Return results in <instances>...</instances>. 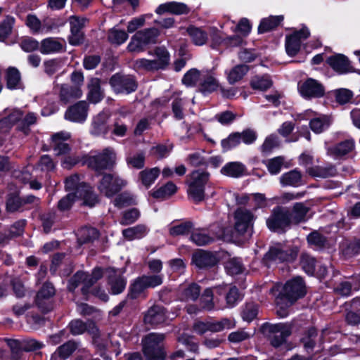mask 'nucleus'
Returning a JSON list of instances; mask_svg holds the SVG:
<instances>
[{"mask_svg": "<svg viewBox=\"0 0 360 360\" xmlns=\"http://www.w3.org/2000/svg\"><path fill=\"white\" fill-rule=\"evenodd\" d=\"M85 19H79L76 16L70 18V32L69 37V43L72 45L77 46L82 44L84 41V34L82 29L84 27Z\"/></svg>", "mask_w": 360, "mask_h": 360, "instance_id": "obj_18", "label": "nucleus"}, {"mask_svg": "<svg viewBox=\"0 0 360 360\" xmlns=\"http://www.w3.org/2000/svg\"><path fill=\"white\" fill-rule=\"evenodd\" d=\"M307 241L311 245L317 248H321L326 243V238L317 231L311 232L307 236Z\"/></svg>", "mask_w": 360, "mask_h": 360, "instance_id": "obj_62", "label": "nucleus"}, {"mask_svg": "<svg viewBox=\"0 0 360 360\" xmlns=\"http://www.w3.org/2000/svg\"><path fill=\"white\" fill-rule=\"evenodd\" d=\"M139 37L146 45L155 43L156 38L159 35V31L156 28H148L136 32Z\"/></svg>", "mask_w": 360, "mask_h": 360, "instance_id": "obj_56", "label": "nucleus"}, {"mask_svg": "<svg viewBox=\"0 0 360 360\" xmlns=\"http://www.w3.org/2000/svg\"><path fill=\"white\" fill-rule=\"evenodd\" d=\"M15 18L7 15L0 23V41H4L12 32Z\"/></svg>", "mask_w": 360, "mask_h": 360, "instance_id": "obj_53", "label": "nucleus"}, {"mask_svg": "<svg viewBox=\"0 0 360 360\" xmlns=\"http://www.w3.org/2000/svg\"><path fill=\"white\" fill-rule=\"evenodd\" d=\"M108 39L112 44L120 45L128 39V34L124 30L112 29L109 31Z\"/></svg>", "mask_w": 360, "mask_h": 360, "instance_id": "obj_57", "label": "nucleus"}, {"mask_svg": "<svg viewBox=\"0 0 360 360\" xmlns=\"http://www.w3.org/2000/svg\"><path fill=\"white\" fill-rule=\"evenodd\" d=\"M65 188L68 191H75L72 193L83 198L84 203L86 205L93 207L98 202V198L93 193L91 188L84 183H79L77 174L70 176L65 179Z\"/></svg>", "mask_w": 360, "mask_h": 360, "instance_id": "obj_4", "label": "nucleus"}, {"mask_svg": "<svg viewBox=\"0 0 360 360\" xmlns=\"http://www.w3.org/2000/svg\"><path fill=\"white\" fill-rule=\"evenodd\" d=\"M265 328L269 333V339L271 345L275 347L283 344L291 334L290 327L285 323L267 324Z\"/></svg>", "mask_w": 360, "mask_h": 360, "instance_id": "obj_13", "label": "nucleus"}, {"mask_svg": "<svg viewBox=\"0 0 360 360\" xmlns=\"http://www.w3.org/2000/svg\"><path fill=\"white\" fill-rule=\"evenodd\" d=\"M188 11L189 9L186 4L175 1L160 4L155 10V12L160 15L167 12L175 15H181L188 13Z\"/></svg>", "mask_w": 360, "mask_h": 360, "instance_id": "obj_29", "label": "nucleus"}, {"mask_svg": "<svg viewBox=\"0 0 360 360\" xmlns=\"http://www.w3.org/2000/svg\"><path fill=\"white\" fill-rule=\"evenodd\" d=\"M6 207L8 212L20 211L23 208L22 198L14 193L8 195L6 202Z\"/></svg>", "mask_w": 360, "mask_h": 360, "instance_id": "obj_52", "label": "nucleus"}, {"mask_svg": "<svg viewBox=\"0 0 360 360\" xmlns=\"http://www.w3.org/2000/svg\"><path fill=\"white\" fill-rule=\"evenodd\" d=\"M160 169L158 167L148 168L139 172V178L146 188L150 187L158 177Z\"/></svg>", "mask_w": 360, "mask_h": 360, "instance_id": "obj_37", "label": "nucleus"}, {"mask_svg": "<svg viewBox=\"0 0 360 360\" xmlns=\"http://www.w3.org/2000/svg\"><path fill=\"white\" fill-rule=\"evenodd\" d=\"M285 162V158L283 156H278L269 159L266 162V166L269 172L272 175L278 174Z\"/></svg>", "mask_w": 360, "mask_h": 360, "instance_id": "obj_55", "label": "nucleus"}, {"mask_svg": "<svg viewBox=\"0 0 360 360\" xmlns=\"http://www.w3.org/2000/svg\"><path fill=\"white\" fill-rule=\"evenodd\" d=\"M249 67L246 65H238L233 68L229 75L228 81L230 84H234L240 80L248 72Z\"/></svg>", "mask_w": 360, "mask_h": 360, "instance_id": "obj_49", "label": "nucleus"}, {"mask_svg": "<svg viewBox=\"0 0 360 360\" xmlns=\"http://www.w3.org/2000/svg\"><path fill=\"white\" fill-rule=\"evenodd\" d=\"M5 116L0 119V146L5 141L6 136L12 127L15 124L18 125L22 117V112L17 109L5 112Z\"/></svg>", "mask_w": 360, "mask_h": 360, "instance_id": "obj_15", "label": "nucleus"}, {"mask_svg": "<svg viewBox=\"0 0 360 360\" xmlns=\"http://www.w3.org/2000/svg\"><path fill=\"white\" fill-rule=\"evenodd\" d=\"M155 56H157V59H155V63H156L157 69H162L165 68L169 60V54L168 51L162 47H158L155 49Z\"/></svg>", "mask_w": 360, "mask_h": 360, "instance_id": "obj_58", "label": "nucleus"}, {"mask_svg": "<svg viewBox=\"0 0 360 360\" xmlns=\"http://www.w3.org/2000/svg\"><path fill=\"white\" fill-rule=\"evenodd\" d=\"M146 154L143 151H139L129 154L127 158V164L134 169H142L145 166Z\"/></svg>", "mask_w": 360, "mask_h": 360, "instance_id": "obj_47", "label": "nucleus"}, {"mask_svg": "<svg viewBox=\"0 0 360 360\" xmlns=\"http://www.w3.org/2000/svg\"><path fill=\"white\" fill-rule=\"evenodd\" d=\"M316 261L314 257L307 253H302L300 265L302 269L309 275H313L316 269Z\"/></svg>", "mask_w": 360, "mask_h": 360, "instance_id": "obj_51", "label": "nucleus"}, {"mask_svg": "<svg viewBox=\"0 0 360 360\" xmlns=\"http://www.w3.org/2000/svg\"><path fill=\"white\" fill-rule=\"evenodd\" d=\"M176 191V186L173 182L169 181L165 185L153 191L151 195L155 198L166 199L174 195Z\"/></svg>", "mask_w": 360, "mask_h": 360, "instance_id": "obj_41", "label": "nucleus"}, {"mask_svg": "<svg viewBox=\"0 0 360 360\" xmlns=\"http://www.w3.org/2000/svg\"><path fill=\"white\" fill-rule=\"evenodd\" d=\"M201 307L204 310L211 311L214 308V302L213 301V289L207 288L204 290L200 297Z\"/></svg>", "mask_w": 360, "mask_h": 360, "instance_id": "obj_59", "label": "nucleus"}, {"mask_svg": "<svg viewBox=\"0 0 360 360\" xmlns=\"http://www.w3.org/2000/svg\"><path fill=\"white\" fill-rule=\"evenodd\" d=\"M77 347V343L75 341H68L60 346L56 352L52 355L51 360H56L59 356L61 359H66L70 356Z\"/></svg>", "mask_w": 360, "mask_h": 360, "instance_id": "obj_40", "label": "nucleus"}, {"mask_svg": "<svg viewBox=\"0 0 360 360\" xmlns=\"http://www.w3.org/2000/svg\"><path fill=\"white\" fill-rule=\"evenodd\" d=\"M234 218L235 232L238 236H244L245 233L250 236L253 220V215L251 212L245 208H238L235 212Z\"/></svg>", "mask_w": 360, "mask_h": 360, "instance_id": "obj_12", "label": "nucleus"}, {"mask_svg": "<svg viewBox=\"0 0 360 360\" xmlns=\"http://www.w3.org/2000/svg\"><path fill=\"white\" fill-rule=\"evenodd\" d=\"M191 240L197 245H205L210 243L213 240V238L209 236L205 230H195L191 236Z\"/></svg>", "mask_w": 360, "mask_h": 360, "instance_id": "obj_54", "label": "nucleus"}, {"mask_svg": "<svg viewBox=\"0 0 360 360\" xmlns=\"http://www.w3.org/2000/svg\"><path fill=\"white\" fill-rule=\"evenodd\" d=\"M103 276L102 269L96 268L91 274L83 271H77L68 282V290L74 291L80 284L83 285L82 292L86 296L90 288Z\"/></svg>", "mask_w": 360, "mask_h": 360, "instance_id": "obj_5", "label": "nucleus"}, {"mask_svg": "<svg viewBox=\"0 0 360 360\" xmlns=\"http://www.w3.org/2000/svg\"><path fill=\"white\" fill-rule=\"evenodd\" d=\"M187 32L193 43L198 46H202L207 41V34L200 28L191 26L188 27Z\"/></svg>", "mask_w": 360, "mask_h": 360, "instance_id": "obj_48", "label": "nucleus"}, {"mask_svg": "<svg viewBox=\"0 0 360 360\" xmlns=\"http://www.w3.org/2000/svg\"><path fill=\"white\" fill-rule=\"evenodd\" d=\"M192 262L199 269H203L214 266L217 259L212 253L199 250L193 255Z\"/></svg>", "mask_w": 360, "mask_h": 360, "instance_id": "obj_24", "label": "nucleus"}, {"mask_svg": "<svg viewBox=\"0 0 360 360\" xmlns=\"http://www.w3.org/2000/svg\"><path fill=\"white\" fill-rule=\"evenodd\" d=\"M110 84L117 94H129L137 89L136 82L130 75L115 74L110 78Z\"/></svg>", "mask_w": 360, "mask_h": 360, "instance_id": "obj_14", "label": "nucleus"}, {"mask_svg": "<svg viewBox=\"0 0 360 360\" xmlns=\"http://www.w3.org/2000/svg\"><path fill=\"white\" fill-rule=\"evenodd\" d=\"M225 269L229 274L237 275L242 273L244 268L239 259L233 258L226 262Z\"/></svg>", "mask_w": 360, "mask_h": 360, "instance_id": "obj_61", "label": "nucleus"}, {"mask_svg": "<svg viewBox=\"0 0 360 360\" xmlns=\"http://www.w3.org/2000/svg\"><path fill=\"white\" fill-rule=\"evenodd\" d=\"M220 85L214 75L210 72L203 74L201 82L199 83V90L203 94H210L216 91Z\"/></svg>", "mask_w": 360, "mask_h": 360, "instance_id": "obj_25", "label": "nucleus"}, {"mask_svg": "<svg viewBox=\"0 0 360 360\" xmlns=\"http://www.w3.org/2000/svg\"><path fill=\"white\" fill-rule=\"evenodd\" d=\"M209 179V174L202 170H195L190 174L188 182V195L195 202H199L205 198V186Z\"/></svg>", "mask_w": 360, "mask_h": 360, "instance_id": "obj_3", "label": "nucleus"}, {"mask_svg": "<svg viewBox=\"0 0 360 360\" xmlns=\"http://www.w3.org/2000/svg\"><path fill=\"white\" fill-rule=\"evenodd\" d=\"M116 162V153L113 148H106L93 155L86 156L84 163L97 172L112 168Z\"/></svg>", "mask_w": 360, "mask_h": 360, "instance_id": "obj_1", "label": "nucleus"}, {"mask_svg": "<svg viewBox=\"0 0 360 360\" xmlns=\"http://www.w3.org/2000/svg\"><path fill=\"white\" fill-rule=\"evenodd\" d=\"M283 20V17L282 15L269 16L264 18L258 27V32L259 33L269 32L276 28Z\"/></svg>", "mask_w": 360, "mask_h": 360, "instance_id": "obj_43", "label": "nucleus"}, {"mask_svg": "<svg viewBox=\"0 0 360 360\" xmlns=\"http://www.w3.org/2000/svg\"><path fill=\"white\" fill-rule=\"evenodd\" d=\"M109 118V115L107 112H102L96 115L93 121L92 134L95 135L105 134L109 128L107 125V121Z\"/></svg>", "mask_w": 360, "mask_h": 360, "instance_id": "obj_35", "label": "nucleus"}, {"mask_svg": "<svg viewBox=\"0 0 360 360\" xmlns=\"http://www.w3.org/2000/svg\"><path fill=\"white\" fill-rule=\"evenodd\" d=\"M70 330L72 334L80 335L88 330L89 333L96 335L98 333V328L92 322L84 323L80 320H74L70 323Z\"/></svg>", "mask_w": 360, "mask_h": 360, "instance_id": "obj_33", "label": "nucleus"}, {"mask_svg": "<svg viewBox=\"0 0 360 360\" xmlns=\"http://www.w3.org/2000/svg\"><path fill=\"white\" fill-rule=\"evenodd\" d=\"M307 172L314 177L328 178L335 176L337 173V169L333 165L328 164L325 166H314L309 167Z\"/></svg>", "mask_w": 360, "mask_h": 360, "instance_id": "obj_30", "label": "nucleus"}, {"mask_svg": "<svg viewBox=\"0 0 360 360\" xmlns=\"http://www.w3.org/2000/svg\"><path fill=\"white\" fill-rule=\"evenodd\" d=\"M55 293L56 290L49 282L45 283L38 291L35 303L41 312L46 313L53 309V297Z\"/></svg>", "mask_w": 360, "mask_h": 360, "instance_id": "obj_11", "label": "nucleus"}, {"mask_svg": "<svg viewBox=\"0 0 360 360\" xmlns=\"http://www.w3.org/2000/svg\"><path fill=\"white\" fill-rule=\"evenodd\" d=\"M280 183L283 186H299L303 184L302 175L301 172L296 169L291 170L281 176Z\"/></svg>", "mask_w": 360, "mask_h": 360, "instance_id": "obj_32", "label": "nucleus"}, {"mask_svg": "<svg viewBox=\"0 0 360 360\" xmlns=\"http://www.w3.org/2000/svg\"><path fill=\"white\" fill-rule=\"evenodd\" d=\"M147 233V228L143 224L130 227L122 231L123 236L128 240L143 237Z\"/></svg>", "mask_w": 360, "mask_h": 360, "instance_id": "obj_42", "label": "nucleus"}, {"mask_svg": "<svg viewBox=\"0 0 360 360\" xmlns=\"http://www.w3.org/2000/svg\"><path fill=\"white\" fill-rule=\"evenodd\" d=\"M162 281L163 276L160 274L139 277L131 284L128 296L131 299H136L147 288H155L160 285Z\"/></svg>", "mask_w": 360, "mask_h": 360, "instance_id": "obj_8", "label": "nucleus"}, {"mask_svg": "<svg viewBox=\"0 0 360 360\" xmlns=\"http://www.w3.org/2000/svg\"><path fill=\"white\" fill-rule=\"evenodd\" d=\"M310 35L309 30L306 27L295 32L290 36L287 37L285 41V49L287 53L290 56H295L300 49L302 40L307 39Z\"/></svg>", "mask_w": 360, "mask_h": 360, "instance_id": "obj_16", "label": "nucleus"}, {"mask_svg": "<svg viewBox=\"0 0 360 360\" xmlns=\"http://www.w3.org/2000/svg\"><path fill=\"white\" fill-rule=\"evenodd\" d=\"M37 116L34 112H27L26 115L22 114L20 122L18 125V129L22 131L25 134L30 132V127L37 122Z\"/></svg>", "mask_w": 360, "mask_h": 360, "instance_id": "obj_50", "label": "nucleus"}, {"mask_svg": "<svg viewBox=\"0 0 360 360\" xmlns=\"http://www.w3.org/2000/svg\"><path fill=\"white\" fill-rule=\"evenodd\" d=\"M61 41L53 37L44 39L41 42L39 50L43 54L59 52L63 49V44Z\"/></svg>", "mask_w": 360, "mask_h": 360, "instance_id": "obj_34", "label": "nucleus"}, {"mask_svg": "<svg viewBox=\"0 0 360 360\" xmlns=\"http://www.w3.org/2000/svg\"><path fill=\"white\" fill-rule=\"evenodd\" d=\"M167 319L165 309L160 305H153L148 309L144 316V322L151 326H158Z\"/></svg>", "mask_w": 360, "mask_h": 360, "instance_id": "obj_19", "label": "nucleus"}, {"mask_svg": "<svg viewBox=\"0 0 360 360\" xmlns=\"http://www.w3.org/2000/svg\"><path fill=\"white\" fill-rule=\"evenodd\" d=\"M56 89L59 90V98L63 104H67L71 100L79 98L82 96V91L79 86H72L63 84H57Z\"/></svg>", "mask_w": 360, "mask_h": 360, "instance_id": "obj_21", "label": "nucleus"}, {"mask_svg": "<svg viewBox=\"0 0 360 360\" xmlns=\"http://www.w3.org/2000/svg\"><path fill=\"white\" fill-rule=\"evenodd\" d=\"M245 171V165L238 162L227 163L221 169V172L223 174L233 178H238L243 176Z\"/></svg>", "mask_w": 360, "mask_h": 360, "instance_id": "obj_36", "label": "nucleus"}, {"mask_svg": "<svg viewBox=\"0 0 360 360\" xmlns=\"http://www.w3.org/2000/svg\"><path fill=\"white\" fill-rule=\"evenodd\" d=\"M273 84V82L269 75L259 76L252 77L250 85L252 89L260 91H265L269 89Z\"/></svg>", "mask_w": 360, "mask_h": 360, "instance_id": "obj_45", "label": "nucleus"}, {"mask_svg": "<svg viewBox=\"0 0 360 360\" xmlns=\"http://www.w3.org/2000/svg\"><path fill=\"white\" fill-rule=\"evenodd\" d=\"M25 25L30 28L32 33L36 34L42 32V22L35 15H27L25 20Z\"/></svg>", "mask_w": 360, "mask_h": 360, "instance_id": "obj_63", "label": "nucleus"}, {"mask_svg": "<svg viewBox=\"0 0 360 360\" xmlns=\"http://www.w3.org/2000/svg\"><path fill=\"white\" fill-rule=\"evenodd\" d=\"M326 63L337 72L345 74L354 72V68L350 64V61L345 55L335 54L328 57Z\"/></svg>", "mask_w": 360, "mask_h": 360, "instance_id": "obj_20", "label": "nucleus"}, {"mask_svg": "<svg viewBox=\"0 0 360 360\" xmlns=\"http://www.w3.org/2000/svg\"><path fill=\"white\" fill-rule=\"evenodd\" d=\"M300 91L304 97H321L324 94V88L316 80L309 79L300 86Z\"/></svg>", "mask_w": 360, "mask_h": 360, "instance_id": "obj_23", "label": "nucleus"}, {"mask_svg": "<svg viewBox=\"0 0 360 360\" xmlns=\"http://www.w3.org/2000/svg\"><path fill=\"white\" fill-rule=\"evenodd\" d=\"M101 80L96 77H93L89 80L88 98L92 103H98L103 98V92L101 88Z\"/></svg>", "mask_w": 360, "mask_h": 360, "instance_id": "obj_31", "label": "nucleus"}, {"mask_svg": "<svg viewBox=\"0 0 360 360\" xmlns=\"http://www.w3.org/2000/svg\"><path fill=\"white\" fill-rule=\"evenodd\" d=\"M309 212V208L302 202H297L293 207L292 212H290L291 224H297L306 220V215Z\"/></svg>", "mask_w": 360, "mask_h": 360, "instance_id": "obj_38", "label": "nucleus"}, {"mask_svg": "<svg viewBox=\"0 0 360 360\" xmlns=\"http://www.w3.org/2000/svg\"><path fill=\"white\" fill-rule=\"evenodd\" d=\"M165 335L150 333L142 340L143 352L148 360H165L166 354L162 346Z\"/></svg>", "mask_w": 360, "mask_h": 360, "instance_id": "obj_2", "label": "nucleus"}, {"mask_svg": "<svg viewBox=\"0 0 360 360\" xmlns=\"http://www.w3.org/2000/svg\"><path fill=\"white\" fill-rule=\"evenodd\" d=\"M305 293L303 280L300 277H295L286 282L278 296H281L286 300L285 306L290 307L298 299L304 296Z\"/></svg>", "mask_w": 360, "mask_h": 360, "instance_id": "obj_6", "label": "nucleus"}, {"mask_svg": "<svg viewBox=\"0 0 360 360\" xmlns=\"http://www.w3.org/2000/svg\"><path fill=\"white\" fill-rule=\"evenodd\" d=\"M88 114V104L82 101L70 106L65 113V118L74 122H82L86 119Z\"/></svg>", "mask_w": 360, "mask_h": 360, "instance_id": "obj_17", "label": "nucleus"}, {"mask_svg": "<svg viewBox=\"0 0 360 360\" xmlns=\"http://www.w3.org/2000/svg\"><path fill=\"white\" fill-rule=\"evenodd\" d=\"M354 148V143L352 140H345L328 148L327 153L334 158H340L350 153Z\"/></svg>", "mask_w": 360, "mask_h": 360, "instance_id": "obj_28", "label": "nucleus"}, {"mask_svg": "<svg viewBox=\"0 0 360 360\" xmlns=\"http://www.w3.org/2000/svg\"><path fill=\"white\" fill-rule=\"evenodd\" d=\"M108 284L112 294L117 295L121 293L126 287V280L120 274H117L113 269L108 270Z\"/></svg>", "mask_w": 360, "mask_h": 360, "instance_id": "obj_26", "label": "nucleus"}, {"mask_svg": "<svg viewBox=\"0 0 360 360\" xmlns=\"http://www.w3.org/2000/svg\"><path fill=\"white\" fill-rule=\"evenodd\" d=\"M309 125L313 131L319 134L329 126V122L326 117H318L311 120Z\"/></svg>", "mask_w": 360, "mask_h": 360, "instance_id": "obj_64", "label": "nucleus"}, {"mask_svg": "<svg viewBox=\"0 0 360 360\" xmlns=\"http://www.w3.org/2000/svg\"><path fill=\"white\" fill-rule=\"evenodd\" d=\"M193 224L190 221L181 223L169 228V232L172 236H178L187 234L190 232Z\"/></svg>", "mask_w": 360, "mask_h": 360, "instance_id": "obj_60", "label": "nucleus"}, {"mask_svg": "<svg viewBox=\"0 0 360 360\" xmlns=\"http://www.w3.org/2000/svg\"><path fill=\"white\" fill-rule=\"evenodd\" d=\"M206 332L217 333L224 329H230L233 327L232 322L228 319H223L219 321H207L205 322Z\"/></svg>", "mask_w": 360, "mask_h": 360, "instance_id": "obj_44", "label": "nucleus"}, {"mask_svg": "<svg viewBox=\"0 0 360 360\" xmlns=\"http://www.w3.org/2000/svg\"><path fill=\"white\" fill-rule=\"evenodd\" d=\"M290 211L278 207L273 210L271 215L266 220L268 228L274 231L284 230L291 224Z\"/></svg>", "mask_w": 360, "mask_h": 360, "instance_id": "obj_10", "label": "nucleus"}, {"mask_svg": "<svg viewBox=\"0 0 360 360\" xmlns=\"http://www.w3.org/2000/svg\"><path fill=\"white\" fill-rule=\"evenodd\" d=\"M98 231L92 227H83L78 230L77 240L79 244L93 242L98 238Z\"/></svg>", "mask_w": 360, "mask_h": 360, "instance_id": "obj_39", "label": "nucleus"}, {"mask_svg": "<svg viewBox=\"0 0 360 360\" xmlns=\"http://www.w3.org/2000/svg\"><path fill=\"white\" fill-rule=\"evenodd\" d=\"M5 79L6 87L9 89H22L24 88L21 74L16 68L9 67L6 70Z\"/></svg>", "mask_w": 360, "mask_h": 360, "instance_id": "obj_27", "label": "nucleus"}, {"mask_svg": "<svg viewBox=\"0 0 360 360\" xmlns=\"http://www.w3.org/2000/svg\"><path fill=\"white\" fill-rule=\"evenodd\" d=\"M126 184L127 181L120 176L111 174H105L98 184V189L105 196L111 198Z\"/></svg>", "mask_w": 360, "mask_h": 360, "instance_id": "obj_9", "label": "nucleus"}, {"mask_svg": "<svg viewBox=\"0 0 360 360\" xmlns=\"http://www.w3.org/2000/svg\"><path fill=\"white\" fill-rule=\"evenodd\" d=\"M297 253V248H284L281 244H277L269 248V251L264 255L263 261L266 264L293 262L296 259Z\"/></svg>", "mask_w": 360, "mask_h": 360, "instance_id": "obj_7", "label": "nucleus"}, {"mask_svg": "<svg viewBox=\"0 0 360 360\" xmlns=\"http://www.w3.org/2000/svg\"><path fill=\"white\" fill-rule=\"evenodd\" d=\"M70 138V134L65 131L58 132L52 136L51 146L56 155L65 154L70 150V146L65 142Z\"/></svg>", "mask_w": 360, "mask_h": 360, "instance_id": "obj_22", "label": "nucleus"}, {"mask_svg": "<svg viewBox=\"0 0 360 360\" xmlns=\"http://www.w3.org/2000/svg\"><path fill=\"white\" fill-rule=\"evenodd\" d=\"M202 75L200 70L192 68L184 75L182 83L186 86H194L201 81Z\"/></svg>", "mask_w": 360, "mask_h": 360, "instance_id": "obj_46", "label": "nucleus"}]
</instances>
